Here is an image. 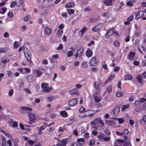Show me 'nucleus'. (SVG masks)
<instances>
[{"label": "nucleus", "instance_id": "1a4fd4ad", "mask_svg": "<svg viewBox=\"0 0 146 146\" xmlns=\"http://www.w3.org/2000/svg\"><path fill=\"white\" fill-rule=\"evenodd\" d=\"M33 74L35 77H38L42 74V73L38 70H35L33 71Z\"/></svg>", "mask_w": 146, "mask_h": 146}, {"label": "nucleus", "instance_id": "5fc2aeb1", "mask_svg": "<svg viewBox=\"0 0 146 146\" xmlns=\"http://www.w3.org/2000/svg\"><path fill=\"white\" fill-rule=\"evenodd\" d=\"M110 139V137H105L103 138V140L105 141H109Z\"/></svg>", "mask_w": 146, "mask_h": 146}, {"label": "nucleus", "instance_id": "7ed1b4c3", "mask_svg": "<svg viewBox=\"0 0 146 146\" xmlns=\"http://www.w3.org/2000/svg\"><path fill=\"white\" fill-rule=\"evenodd\" d=\"M78 100L77 98H74L70 100L68 103V105L70 106H75L77 103Z\"/></svg>", "mask_w": 146, "mask_h": 146}, {"label": "nucleus", "instance_id": "49530a36", "mask_svg": "<svg viewBox=\"0 0 146 146\" xmlns=\"http://www.w3.org/2000/svg\"><path fill=\"white\" fill-rule=\"evenodd\" d=\"M95 144V141L94 139L90 140L89 142V145L92 146L93 145Z\"/></svg>", "mask_w": 146, "mask_h": 146}, {"label": "nucleus", "instance_id": "f257e3e1", "mask_svg": "<svg viewBox=\"0 0 146 146\" xmlns=\"http://www.w3.org/2000/svg\"><path fill=\"white\" fill-rule=\"evenodd\" d=\"M23 50L25 56L27 59V60L31 62V53L30 51L27 48H24Z\"/></svg>", "mask_w": 146, "mask_h": 146}, {"label": "nucleus", "instance_id": "774afa93", "mask_svg": "<svg viewBox=\"0 0 146 146\" xmlns=\"http://www.w3.org/2000/svg\"><path fill=\"white\" fill-rule=\"evenodd\" d=\"M105 133L107 135H110V132L109 130L108 129H106L105 131Z\"/></svg>", "mask_w": 146, "mask_h": 146}, {"label": "nucleus", "instance_id": "8fccbe9b", "mask_svg": "<svg viewBox=\"0 0 146 146\" xmlns=\"http://www.w3.org/2000/svg\"><path fill=\"white\" fill-rule=\"evenodd\" d=\"M85 141V139L83 138H78L77 140V142H84Z\"/></svg>", "mask_w": 146, "mask_h": 146}, {"label": "nucleus", "instance_id": "58836bf2", "mask_svg": "<svg viewBox=\"0 0 146 146\" xmlns=\"http://www.w3.org/2000/svg\"><path fill=\"white\" fill-rule=\"evenodd\" d=\"M116 96L117 97L123 96V94L121 92H118L117 93Z\"/></svg>", "mask_w": 146, "mask_h": 146}, {"label": "nucleus", "instance_id": "864d4df0", "mask_svg": "<svg viewBox=\"0 0 146 146\" xmlns=\"http://www.w3.org/2000/svg\"><path fill=\"white\" fill-rule=\"evenodd\" d=\"M85 110V109L84 107H81L79 110V112L80 113H83L84 112Z\"/></svg>", "mask_w": 146, "mask_h": 146}, {"label": "nucleus", "instance_id": "7c9ffc66", "mask_svg": "<svg viewBox=\"0 0 146 146\" xmlns=\"http://www.w3.org/2000/svg\"><path fill=\"white\" fill-rule=\"evenodd\" d=\"M73 55V52L72 51H68V52L66 55L68 57H69Z\"/></svg>", "mask_w": 146, "mask_h": 146}, {"label": "nucleus", "instance_id": "4d7b16f0", "mask_svg": "<svg viewBox=\"0 0 146 146\" xmlns=\"http://www.w3.org/2000/svg\"><path fill=\"white\" fill-rule=\"evenodd\" d=\"M109 13H105L103 14L102 16L103 17L108 18L110 17L109 16Z\"/></svg>", "mask_w": 146, "mask_h": 146}, {"label": "nucleus", "instance_id": "b1692460", "mask_svg": "<svg viewBox=\"0 0 146 146\" xmlns=\"http://www.w3.org/2000/svg\"><path fill=\"white\" fill-rule=\"evenodd\" d=\"M61 115L64 117H66L68 116V114L65 111H63L60 112Z\"/></svg>", "mask_w": 146, "mask_h": 146}, {"label": "nucleus", "instance_id": "aec40b11", "mask_svg": "<svg viewBox=\"0 0 146 146\" xmlns=\"http://www.w3.org/2000/svg\"><path fill=\"white\" fill-rule=\"evenodd\" d=\"M84 49L83 48H80L78 50L76 53L79 55V57H81L83 52Z\"/></svg>", "mask_w": 146, "mask_h": 146}, {"label": "nucleus", "instance_id": "473e14b6", "mask_svg": "<svg viewBox=\"0 0 146 146\" xmlns=\"http://www.w3.org/2000/svg\"><path fill=\"white\" fill-rule=\"evenodd\" d=\"M143 121V122L145 123L146 122V115H143L142 117L140 120V122Z\"/></svg>", "mask_w": 146, "mask_h": 146}, {"label": "nucleus", "instance_id": "f03ea898", "mask_svg": "<svg viewBox=\"0 0 146 146\" xmlns=\"http://www.w3.org/2000/svg\"><path fill=\"white\" fill-rule=\"evenodd\" d=\"M67 143V140L66 139L60 140L58 139L57 141V143L56 145H54V146H66Z\"/></svg>", "mask_w": 146, "mask_h": 146}, {"label": "nucleus", "instance_id": "a19ab883", "mask_svg": "<svg viewBox=\"0 0 146 146\" xmlns=\"http://www.w3.org/2000/svg\"><path fill=\"white\" fill-rule=\"evenodd\" d=\"M117 120L120 124H121L123 123L124 121V119H123L121 118H117Z\"/></svg>", "mask_w": 146, "mask_h": 146}, {"label": "nucleus", "instance_id": "ea45409f", "mask_svg": "<svg viewBox=\"0 0 146 146\" xmlns=\"http://www.w3.org/2000/svg\"><path fill=\"white\" fill-rule=\"evenodd\" d=\"M63 33V31L62 29H59L57 31V34L59 36H61Z\"/></svg>", "mask_w": 146, "mask_h": 146}, {"label": "nucleus", "instance_id": "a211bd4d", "mask_svg": "<svg viewBox=\"0 0 146 146\" xmlns=\"http://www.w3.org/2000/svg\"><path fill=\"white\" fill-rule=\"evenodd\" d=\"M34 77L31 74L28 75L27 79L28 82H31L34 80Z\"/></svg>", "mask_w": 146, "mask_h": 146}, {"label": "nucleus", "instance_id": "603ef678", "mask_svg": "<svg viewBox=\"0 0 146 146\" xmlns=\"http://www.w3.org/2000/svg\"><path fill=\"white\" fill-rule=\"evenodd\" d=\"M63 48V46L62 44L60 43L59 44V46L56 48L57 50H62Z\"/></svg>", "mask_w": 146, "mask_h": 146}, {"label": "nucleus", "instance_id": "4468645a", "mask_svg": "<svg viewBox=\"0 0 146 146\" xmlns=\"http://www.w3.org/2000/svg\"><path fill=\"white\" fill-rule=\"evenodd\" d=\"M75 6V4L72 2H69L66 3L65 7L66 8L72 7Z\"/></svg>", "mask_w": 146, "mask_h": 146}, {"label": "nucleus", "instance_id": "13d9d810", "mask_svg": "<svg viewBox=\"0 0 146 146\" xmlns=\"http://www.w3.org/2000/svg\"><path fill=\"white\" fill-rule=\"evenodd\" d=\"M17 5V3L15 1L12 2L10 4V6L11 8H13L16 5Z\"/></svg>", "mask_w": 146, "mask_h": 146}, {"label": "nucleus", "instance_id": "cd10ccee", "mask_svg": "<svg viewBox=\"0 0 146 146\" xmlns=\"http://www.w3.org/2000/svg\"><path fill=\"white\" fill-rule=\"evenodd\" d=\"M24 1L22 0H20L18 1L17 3V6L19 7L21 6L24 3Z\"/></svg>", "mask_w": 146, "mask_h": 146}, {"label": "nucleus", "instance_id": "bf43d9fd", "mask_svg": "<svg viewBox=\"0 0 146 146\" xmlns=\"http://www.w3.org/2000/svg\"><path fill=\"white\" fill-rule=\"evenodd\" d=\"M8 16L9 18H12L13 17L14 15L11 12H9L8 14Z\"/></svg>", "mask_w": 146, "mask_h": 146}, {"label": "nucleus", "instance_id": "9b49d317", "mask_svg": "<svg viewBox=\"0 0 146 146\" xmlns=\"http://www.w3.org/2000/svg\"><path fill=\"white\" fill-rule=\"evenodd\" d=\"M9 50V48L8 47L1 48H0V53L6 52Z\"/></svg>", "mask_w": 146, "mask_h": 146}, {"label": "nucleus", "instance_id": "f704fd0d", "mask_svg": "<svg viewBox=\"0 0 146 146\" xmlns=\"http://www.w3.org/2000/svg\"><path fill=\"white\" fill-rule=\"evenodd\" d=\"M93 97H94L95 101L96 102H98L100 101V99L98 96H94V95H93Z\"/></svg>", "mask_w": 146, "mask_h": 146}, {"label": "nucleus", "instance_id": "37998d69", "mask_svg": "<svg viewBox=\"0 0 146 146\" xmlns=\"http://www.w3.org/2000/svg\"><path fill=\"white\" fill-rule=\"evenodd\" d=\"M1 60V62L3 64H5L8 61L7 59L4 58H2Z\"/></svg>", "mask_w": 146, "mask_h": 146}, {"label": "nucleus", "instance_id": "e2e57ef3", "mask_svg": "<svg viewBox=\"0 0 146 146\" xmlns=\"http://www.w3.org/2000/svg\"><path fill=\"white\" fill-rule=\"evenodd\" d=\"M128 21H127L124 22V23L125 25H129L130 24L129 21H131L133 20V19H127Z\"/></svg>", "mask_w": 146, "mask_h": 146}, {"label": "nucleus", "instance_id": "f3484780", "mask_svg": "<svg viewBox=\"0 0 146 146\" xmlns=\"http://www.w3.org/2000/svg\"><path fill=\"white\" fill-rule=\"evenodd\" d=\"M28 116L29 120L31 121H33L35 119V115L31 113H29Z\"/></svg>", "mask_w": 146, "mask_h": 146}, {"label": "nucleus", "instance_id": "9d476101", "mask_svg": "<svg viewBox=\"0 0 146 146\" xmlns=\"http://www.w3.org/2000/svg\"><path fill=\"white\" fill-rule=\"evenodd\" d=\"M113 34V29H109L106 33L105 34V37L108 38L111 35H112Z\"/></svg>", "mask_w": 146, "mask_h": 146}, {"label": "nucleus", "instance_id": "de8ad7c7", "mask_svg": "<svg viewBox=\"0 0 146 146\" xmlns=\"http://www.w3.org/2000/svg\"><path fill=\"white\" fill-rule=\"evenodd\" d=\"M20 46L18 42L17 41H15L14 43V46L15 48H17Z\"/></svg>", "mask_w": 146, "mask_h": 146}, {"label": "nucleus", "instance_id": "79ce46f5", "mask_svg": "<svg viewBox=\"0 0 146 146\" xmlns=\"http://www.w3.org/2000/svg\"><path fill=\"white\" fill-rule=\"evenodd\" d=\"M67 11L68 13L70 14L73 13L74 11V10L70 9H67Z\"/></svg>", "mask_w": 146, "mask_h": 146}, {"label": "nucleus", "instance_id": "412c9836", "mask_svg": "<svg viewBox=\"0 0 146 146\" xmlns=\"http://www.w3.org/2000/svg\"><path fill=\"white\" fill-rule=\"evenodd\" d=\"M115 0H105L104 3L107 6H110L112 5L111 2L112 1H114Z\"/></svg>", "mask_w": 146, "mask_h": 146}, {"label": "nucleus", "instance_id": "e433bc0d", "mask_svg": "<svg viewBox=\"0 0 146 146\" xmlns=\"http://www.w3.org/2000/svg\"><path fill=\"white\" fill-rule=\"evenodd\" d=\"M6 9L4 7L0 9V13L2 14L4 13L6 11Z\"/></svg>", "mask_w": 146, "mask_h": 146}, {"label": "nucleus", "instance_id": "69168bd1", "mask_svg": "<svg viewBox=\"0 0 146 146\" xmlns=\"http://www.w3.org/2000/svg\"><path fill=\"white\" fill-rule=\"evenodd\" d=\"M47 100L49 101L52 102L53 100V98L52 96H50L47 98Z\"/></svg>", "mask_w": 146, "mask_h": 146}, {"label": "nucleus", "instance_id": "f8f14e48", "mask_svg": "<svg viewBox=\"0 0 146 146\" xmlns=\"http://www.w3.org/2000/svg\"><path fill=\"white\" fill-rule=\"evenodd\" d=\"M144 14V12L142 11H140L135 15V18H141L143 17Z\"/></svg>", "mask_w": 146, "mask_h": 146}, {"label": "nucleus", "instance_id": "20e7f679", "mask_svg": "<svg viewBox=\"0 0 146 146\" xmlns=\"http://www.w3.org/2000/svg\"><path fill=\"white\" fill-rule=\"evenodd\" d=\"M41 87L44 91L46 92H49L50 90V88L48 87V84L45 83H42L41 85Z\"/></svg>", "mask_w": 146, "mask_h": 146}, {"label": "nucleus", "instance_id": "0e129e2a", "mask_svg": "<svg viewBox=\"0 0 146 146\" xmlns=\"http://www.w3.org/2000/svg\"><path fill=\"white\" fill-rule=\"evenodd\" d=\"M28 143L29 145L32 146L34 144V142L33 140H29L28 141Z\"/></svg>", "mask_w": 146, "mask_h": 146}, {"label": "nucleus", "instance_id": "2f4dec72", "mask_svg": "<svg viewBox=\"0 0 146 146\" xmlns=\"http://www.w3.org/2000/svg\"><path fill=\"white\" fill-rule=\"evenodd\" d=\"M129 107V105L128 104H126L123 105L122 107L121 111H125L126 109L127 108Z\"/></svg>", "mask_w": 146, "mask_h": 146}, {"label": "nucleus", "instance_id": "c85d7f7f", "mask_svg": "<svg viewBox=\"0 0 146 146\" xmlns=\"http://www.w3.org/2000/svg\"><path fill=\"white\" fill-rule=\"evenodd\" d=\"M78 90L76 88L72 89L70 91V93L71 94H76L78 92Z\"/></svg>", "mask_w": 146, "mask_h": 146}, {"label": "nucleus", "instance_id": "ddd939ff", "mask_svg": "<svg viewBox=\"0 0 146 146\" xmlns=\"http://www.w3.org/2000/svg\"><path fill=\"white\" fill-rule=\"evenodd\" d=\"M133 79V76L131 74H126L124 76V80H131Z\"/></svg>", "mask_w": 146, "mask_h": 146}, {"label": "nucleus", "instance_id": "6ab92c4d", "mask_svg": "<svg viewBox=\"0 0 146 146\" xmlns=\"http://www.w3.org/2000/svg\"><path fill=\"white\" fill-rule=\"evenodd\" d=\"M86 113H87L88 116H92L95 113V112L94 110H91L86 111Z\"/></svg>", "mask_w": 146, "mask_h": 146}, {"label": "nucleus", "instance_id": "a18cd8bd", "mask_svg": "<svg viewBox=\"0 0 146 146\" xmlns=\"http://www.w3.org/2000/svg\"><path fill=\"white\" fill-rule=\"evenodd\" d=\"M135 1L134 0H132V2L130 1H128L127 3V5L128 6H131L133 5V3L132 2H134Z\"/></svg>", "mask_w": 146, "mask_h": 146}, {"label": "nucleus", "instance_id": "4c0bfd02", "mask_svg": "<svg viewBox=\"0 0 146 146\" xmlns=\"http://www.w3.org/2000/svg\"><path fill=\"white\" fill-rule=\"evenodd\" d=\"M117 111L115 112L113 109V110L111 112V114L113 117L116 116L117 115L118 113L116 112Z\"/></svg>", "mask_w": 146, "mask_h": 146}, {"label": "nucleus", "instance_id": "4be33fe9", "mask_svg": "<svg viewBox=\"0 0 146 146\" xmlns=\"http://www.w3.org/2000/svg\"><path fill=\"white\" fill-rule=\"evenodd\" d=\"M18 82V84H19V86L20 88H22L24 86V84L22 80H20Z\"/></svg>", "mask_w": 146, "mask_h": 146}, {"label": "nucleus", "instance_id": "39448f33", "mask_svg": "<svg viewBox=\"0 0 146 146\" xmlns=\"http://www.w3.org/2000/svg\"><path fill=\"white\" fill-rule=\"evenodd\" d=\"M90 63L92 65L96 66L98 63V60L96 57H93L92 58Z\"/></svg>", "mask_w": 146, "mask_h": 146}, {"label": "nucleus", "instance_id": "423d86ee", "mask_svg": "<svg viewBox=\"0 0 146 146\" xmlns=\"http://www.w3.org/2000/svg\"><path fill=\"white\" fill-rule=\"evenodd\" d=\"M94 120L96 123L97 124L98 122H99L100 124L101 125L99 126L100 127H102L104 126V123L101 119L100 117L96 118L94 119Z\"/></svg>", "mask_w": 146, "mask_h": 146}, {"label": "nucleus", "instance_id": "6e6552de", "mask_svg": "<svg viewBox=\"0 0 146 146\" xmlns=\"http://www.w3.org/2000/svg\"><path fill=\"white\" fill-rule=\"evenodd\" d=\"M115 76V75L114 73H112L111 74L110 76L107 79L105 82L104 84H106L107 83L111 82V80L113 79Z\"/></svg>", "mask_w": 146, "mask_h": 146}, {"label": "nucleus", "instance_id": "72a5a7b5", "mask_svg": "<svg viewBox=\"0 0 146 146\" xmlns=\"http://www.w3.org/2000/svg\"><path fill=\"white\" fill-rule=\"evenodd\" d=\"M105 123L107 125H111L113 123V121L110 120H106Z\"/></svg>", "mask_w": 146, "mask_h": 146}, {"label": "nucleus", "instance_id": "0eeeda50", "mask_svg": "<svg viewBox=\"0 0 146 146\" xmlns=\"http://www.w3.org/2000/svg\"><path fill=\"white\" fill-rule=\"evenodd\" d=\"M44 31L45 33L47 35H50L51 33L52 29L49 27L47 26L44 28Z\"/></svg>", "mask_w": 146, "mask_h": 146}, {"label": "nucleus", "instance_id": "09e8293b", "mask_svg": "<svg viewBox=\"0 0 146 146\" xmlns=\"http://www.w3.org/2000/svg\"><path fill=\"white\" fill-rule=\"evenodd\" d=\"M86 27H84L83 29H82L80 31V32H81L82 35H83V34L86 31Z\"/></svg>", "mask_w": 146, "mask_h": 146}, {"label": "nucleus", "instance_id": "6e6d98bb", "mask_svg": "<svg viewBox=\"0 0 146 146\" xmlns=\"http://www.w3.org/2000/svg\"><path fill=\"white\" fill-rule=\"evenodd\" d=\"M104 135V133H100V135H99L97 137L99 139H103V138L104 137L103 135Z\"/></svg>", "mask_w": 146, "mask_h": 146}, {"label": "nucleus", "instance_id": "c9c22d12", "mask_svg": "<svg viewBox=\"0 0 146 146\" xmlns=\"http://www.w3.org/2000/svg\"><path fill=\"white\" fill-rule=\"evenodd\" d=\"M113 110H114V111L117 112V113L119 112L120 110V108L119 106H117L115 107L113 109Z\"/></svg>", "mask_w": 146, "mask_h": 146}, {"label": "nucleus", "instance_id": "5701e85b", "mask_svg": "<svg viewBox=\"0 0 146 146\" xmlns=\"http://www.w3.org/2000/svg\"><path fill=\"white\" fill-rule=\"evenodd\" d=\"M87 114V113H86V111H85L82 113L80 114L79 115V117L80 118H82L88 117V116Z\"/></svg>", "mask_w": 146, "mask_h": 146}, {"label": "nucleus", "instance_id": "a878e982", "mask_svg": "<svg viewBox=\"0 0 146 146\" xmlns=\"http://www.w3.org/2000/svg\"><path fill=\"white\" fill-rule=\"evenodd\" d=\"M138 50L139 52L142 54H144L146 52V51L145 49V48L143 46L141 47V49L138 48Z\"/></svg>", "mask_w": 146, "mask_h": 146}, {"label": "nucleus", "instance_id": "c756f323", "mask_svg": "<svg viewBox=\"0 0 146 146\" xmlns=\"http://www.w3.org/2000/svg\"><path fill=\"white\" fill-rule=\"evenodd\" d=\"M106 90L108 92H111L112 90L111 86V85H108L106 88Z\"/></svg>", "mask_w": 146, "mask_h": 146}, {"label": "nucleus", "instance_id": "dca6fc26", "mask_svg": "<svg viewBox=\"0 0 146 146\" xmlns=\"http://www.w3.org/2000/svg\"><path fill=\"white\" fill-rule=\"evenodd\" d=\"M86 54L88 57H90L92 56L93 52L90 49H88L86 51Z\"/></svg>", "mask_w": 146, "mask_h": 146}, {"label": "nucleus", "instance_id": "680f3d73", "mask_svg": "<svg viewBox=\"0 0 146 146\" xmlns=\"http://www.w3.org/2000/svg\"><path fill=\"white\" fill-rule=\"evenodd\" d=\"M24 70L25 72V73H30L31 72V70L28 68H24Z\"/></svg>", "mask_w": 146, "mask_h": 146}, {"label": "nucleus", "instance_id": "3c124183", "mask_svg": "<svg viewBox=\"0 0 146 146\" xmlns=\"http://www.w3.org/2000/svg\"><path fill=\"white\" fill-rule=\"evenodd\" d=\"M7 74L8 76L9 77H12L14 74L11 71H8L7 72Z\"/></svg>", "mask_w": 146, "mask_h": 146}, {"label": "nucleus", "instance_id": "bb28decb", "mask_svg": "<svg viewBox=\"0 0 146 146\" xmlns=\"http://www.w3.org/2000/svg\"><path fill=\"white\" fill-rule=\"evenodd\" d=\"M94 87L96 88V90L98 91L100 90V88L99 86L98 83L97 82H94Z\"/></svg>", "mask_w": 146, "mask_h": 146}, {"label": "nucleus", "instance_id": "c03bdc74", "mask_svg": "<svg viewBox=\"0 0 146 146\" xmlns=\"http://www.w3.org/2000/svg\"><path fill=\"white\" fill-rule=\"evenodd\" d=\"M18 71H19L21 73L25 74V72L24 70V68H20L18 69Z\"/></svg>", "mask_w": 146, "mask_h": 146}, {"label": "nucleus", "instance_id": "052dcab7", "mask_svg": "<svg viewBox=\"0 0 146 146\" xmlns=\"http://www.w3.org/2000/svg\"><path fill=\"white\" fill-rule=\"evenodd\" d=\"M88 65L86 62H83L82 64V66L83 68H86L87 67Z\"/></svg>", "mask_w": 146, "mask_h": 146}, {"label": "nucleus", "instance_id": "393cba45", "mask_svg": "<svg viewBox=\"0 0 146 146\" xmlns=\"http://www.w3.org/2000/svg\"><path fill=\"white\" fill-rule=\"evenodd\" d=\"M135 53L134 52H130L128 55V56L130 58L131 60H132V59L135 57Z\"/></svg>", "mask_w": 146, "mask_h": 146}, {"label": "nucleus", "instance_id": "338daca9", "mask_svg": "<svg viewBox=\"0 0 146 146\" xmlns=\"http://www.w3.org/2000/svg\"><path fill=\"white\" fill-rule=\"evenodd\" d=\"M120 68L119 66H116L114 67L113 69L114 71L115 72L118 71L119 70Z\"/></svg>", "mask_w": 146, "mask_h": 146}, {"label": "nucleus", "instance_id": "2eb2a0df", "mask_svg": "<svg viewBox=\"0 0 146 146\" xmlns=\"http://www.w3.org/2000/svg\"><path fill=\"white\" fill-rule=\"evenodd\" d=\"M100 24L97 25L96 26L92 29V30L95 32H98L102 28V27L100 26Z\"/></svg>", "mask_w": 146, "mask_h": 146}]
</instances>
